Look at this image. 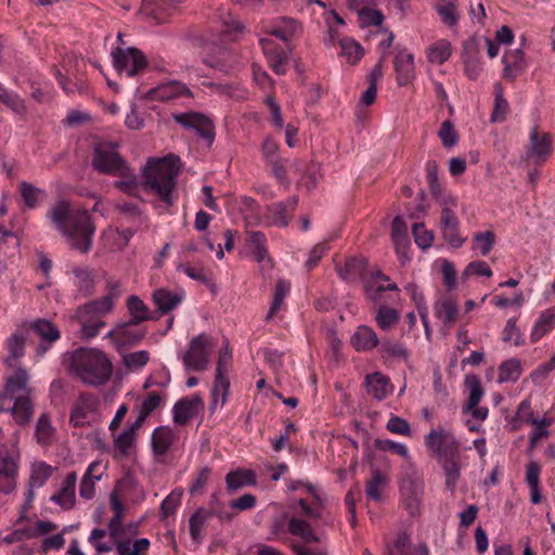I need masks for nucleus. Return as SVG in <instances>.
Instances as JSON below:
<instances>
[{
    "label": "nucleus",
    "instance_id": "f257e3e1",
    "mask_svg": "<svg viewBox=\"0 0 555 555\" xmlns=\"http://www.w3.org/2000/svg\"><path fill=\"white\" fill-rule=\"evenodd\" d=\"M47 216L67 238L73 249L82 254L91 249L95 225L88 210H70L68 202L59 201L50 208Z\"/></svg>",
    "mask_w": 555,
    "mask_h": 555
},
{
    "label": "nucleus",
    "instance_id": "f03ea898",
    "mask_svg": "<svg viewBox=\"0 0 555 555\" xmlns=\"http://www.w3.org/2000/svg\"><path fill=\"white\" fill-rule=\"evenodd\" d=\"M425 446L441 465L447 489L453 492L462 469L460 441L451 431L439 426L425 436Z\"/></svg>",
    "mask_w": 555,
    "mask_h": 555
},
{
    "label": "nucleus",
    "instance_id": "7ed1b4c3",
    "mask_svg": "<svg viewBox=\"0 0 555 555\" xmlns=\"http://www.w3.org/2000/svg\"><path fill=\"white\" fill-rule=\"evenodd\" d=\"M181 162L169 154L163 158H150L142 169V186L158 196L167 206H172V193L177 186Z\"/></svg>",
    "mask_w": 555,
    "mask_h": 555
},
{
    "label": "nucleus",
    "instance_id": "20e7f679",
    "mask_svg": "<svg viewBox=\"0 0 555 555\" xmlns=\"http://www.w3.org/2000/svg\"><path fill=\"white\" fill-rule=\"evenodd\" d=\"M76 375L91 386L106 384L113 374V364L106 354L95 348L80 347L73 353Z\"/></svg>",
    "mask_w": 555,
    "mask_h": 555
},
{
    "label": "nucleus",
    "instance_id": "39448f33",
    "mask_svg": "<svg viewBox=\"0 0 555 555\" xmlns=\"http://www.w3.org/2000/svg\"><path fill=\"white\" fill-rule=\"evenodd\" d=\"M107 294L100 299L92 300L85 304L76 310L75 318L77 320H85L86 317L99 319L109 313L115 305V301L119 298L120 283L115 280H108L106 283Z\"/></svg>",
    "mask_w": 555,
    "mask_h": 555
},
{
    "label": "nucleus",
    "instance_id": "423d86ee",
    "mask_svg": "<svg viewBox=\"0 0 555 555\" xmlns=\"http://www.w3.org/2000/svg\"><path fill=\"white\" fill-rule=\"evenodd\" d=\"M113 65L119 75L134 77L147 67V60L144 53L134 47L122 49L115 48L112 51Z\"/></svg>",
    "mask_w": 555,
    "mask_h": 555
},
{
    "label": "nucleus",
    "instance_id": "0eeeda50",
    "mask_svg": "<svg viewBox=\"0 0 555 555\" xmlns=\"http://www.w3.org/2000/svg\"><path fill=\"white\" fill-rule=\"evenodd\" d=\"M92 166L100 173L117 176L128 164L113 145L100 143L94 147Z\"/></svg>",
    "mask_w": 555,
    "mask_h": 555
},
{
    "label": "nucleus",
    "instance_id": "6e6552de",
    "mask_svg": "<svg viewBox=\"0 0 555 555\" xmlns=\"http://www.w3.org/2000/svg\"><path fill=\"white\" fill-rule=\"evenodd\" d=\"M210 338L202 333L192 338L182 360L188 371H205L209 362Z\"/></svg>",
    "mask_w": 555,
    "mask_h": 555
},
{
    "label": "nucleus",
    "instance_id": "1a4fd4ad",
    "mask_svg": "<svg viewBox=\"0 0 555 555\" xmlns=\"http://www.w3.org/2000/svg\"><path fill=\"white\" fill-rule=\"evenodd\" d=\"M172 118L183 128L195 130L209 145L212 144L216 135L215 125L208 116L198 112H186L173 114Z\"/></svg>",
    "mask_w": 555,
    "mask_h": 555
},
{
    "label": "nucleus",
    "instance_id": "9d476101",
    "mask_svg": "<svg viewBox=\"0 0 555 555\" xmlns=\"http://www.w3.org/2000/svg\"><path fill=\"white\" fill-rule=\"evenodd\" d=\"M400 492L405 508L410 515L415 516L420 513L421 503L424 494V482L417 474H406L400 482Z\"/></svg>",
    "mask_w": 555,
    "mask_h": 555
},
{
    "label": "nucleus",
    "instance_id": "9b49d317",
    "mask_svg": "<svg viewBox=\"0 0 555 555\" xmlns=\"http://www.w3.org/2000/svg\"><path fill=\"white\" fill-rule=\"evenodd\" d=\"M138 325L130 324V321L119 323L105 337L112 339L119 351L122 348L133 347L146 335V331L137 327Z\"/></svg>",
    "mask_w": 555,
    "mask_h": 555
},
{
    "label": "nucleus",
    "instance_id": "f8f14e48",
    "mask_svg": "<svg viewBox=\"0 0 555 555\" xmlns=\"http://www.w3.org/2000/svg\"><path fill=\"white\" fill-rule=\"evenodd\" d=\"M369 260L364 256H351L346 258L344 266L336 264L339 278L347 283L361 281L367 289Z\"/></svg>",
    "mask_w": 555,
    "mask_h": 555
},
{
    "label": "nucleus",
    "instance_id": "ddd939ff",
    "mask_svg": "<svg viewBox=\"0 0 555 555\" xmlns=\"http://www.w3.org/2000/svg\"><path fill=\"white\" fill-rule=\"evenodd\" d=\"M18 452L0 453V493L10 494L16 488Z\"/></svg>",
    "mask_w": 555,
    "mask_h": 555
},
{
    "label": "nucleus",
    "instance_id": "4468645a",
    "mask_svg": "<svg viewBox=\"0 0 555 555\" xmlns=\"http://www.w3.org/2000/svg\"><path fill=\"white\" fill-rule=\"evenodd\" d=\"M29 374L24 367H17L12 376L5 378L4 387L0 393V401H12L18 396H31Z\"/></svg>",
    "mask_w": 555,
    "mask_h": 555
},
{
    "label": "nucleus",
    "instance_id": "2eb2a0df",
    "mask_svg": "<svg viewBox=\"0 0 555 555\" xmlns=\"http://www.w3.org/2000/svg\"><path fill=\"white\" fill-rule=\"evenodd\" d=\"M29 327L39 336L41 343L37 348V354L43 356L50 346L60 339L61 333L57 326L47 319H37Z\"/></svg>",
    "mask_w": 555,
    "mask_h": 555
},
{
    "label": "nucleus",
    "instance_id": "dca6fc26",
    "mask_svg": "<svg viewBox=\"0 0 555 555\" xmlns=\"http://www.w3.org/2000/svg\"><path fill=\"white\" fill-rule=\"evenodd\" d=\"M31 396H18L12 401H0V412H10L20 425L27 424L34 413Z\"/></svg>",
    "mask_w": 555,
    "mask_h": 555
},
{
    "label": "nucleus",
    "instance_id": "f3484780",
    "mask_svg": "<svg viewBox=\"0 0 555 555\" xmlns=\"http://www.w3.org/2000/svg\"><path fill=\"white\" fill-rule=\"evenodd\" d=\"M203 409L204 402L198 395L184 397L178 400L173 405V423L177 425H185Z\"/></svg>",
    "mask_w": 555,
    "mask_h": 555
},
{
    "label": "nucleus",
    "instance_id": "a211bd4d",
    "mask_svg": "<svg viewBox=\"0 0 555 555\" xmlns=\"http://www.w3.org/2000/svg\"><path fill=\"white\" fill-rule=\"evenodd\" d=\"M291 167H294V172L302 173L298 184L305 186L308 191L314 189L322 177L320 172L321 165L315 162L307 164L304 160L294 159Z\"/></svg>",
    "mask_w": 555,
    "mask_h": 555
},
{
    "label": "nucleus",
    "instance_id": "6ab92c4d",
    "mask_svg": "<svg viewBox=\"0 0 555 555\" xmlns=\"http://www.w3.org/2000/svg\"><path fill=\"white\" fill-rule=\"evenodd\" d=\"M96 399L91 393L82 392L78 396L74 403L69 416V423L74 427H81L85 425V418L88 414L95 410Z\"/></svg>",
    "mask_w": 555,
    "mask_h": 555
},
{
    "label": "nucleus",
    "instance_id": "aec40b11",
    "mask_svg": "<svg viewBox=\"0 0 555 555\" xmlns=\"http://www.w3.org/2000/svg\"><path fill=\"white\" fill-rule=\"evenodd\" d=\"M438 164L436 160L431 159L426 163V178L429 186V191L433 195V197L440 204V205H451L454 206L455 199L451 197L450 195H446L442 191V188L439 183L438 179Z\"/></svg>",
    "mask_w": 555,
    "mask_h": 555
},
{
    "label": "nucleus",
    "instance_id": "412c9836",
    "mask_svg": "<svg viewBox=\"0 0 555 555\" xmlns=\"http://www.w3.org/2000/svg\"><path fill=\"white\" fill-rule=\"evenodd\" d=\"M365 388L366 392L377 400H383L392 392L390 379L379 372L366 375Z\"/></svg>",
    "mask_w": 555,
    "mask_h": 555
},
{
    "label": "nucleus",
    "instance_id": "4be33fe9",
    "mask_svg": "<svg viewBox=\"0 0 555 555\" xmlns=\"http://www.w3.org/2000/svg\"><path fill=\"white\" fill-rule=\"evenodd\" d=\"M502 62L504 64L503 77L505 79L514 80L526 68L525 55L521 49L506 51Z\"/></svg>",
    "mask_w": 555,
    "mask_h": 555
},
{
    "label": "nucleus",
    "instance_id": "5701e85b",
    "mask_svg": "<svg viewBox=\"0 0 555 555\" xmlns=\"http://www.w3.org/2000/svg\"><path fill=\"white\" fill-rule=\"evenodd\" d=\"M192 96V91L182 82L171 80L151 90V96L158 101H169L178 96Z\"/></svg>",
    "mask_w": 555,
    "mask_h": 555
},
{
    "label": "nucleus",
    "instance_id": "b1692460",
    "mask_svg": "<svg viewBox=\"0 0 555 555\" xmlns=\"http://www.w3.org/2000/svg\"><path fill=\"white\" fill-rule=\"evenodd\" d=\"M76 481L77 474L75 472L69 473L63 481L61 490L54 493L50 500L65 509H70L75 505Z\"/></svg>",
    "mask_w": 555,
    "mask_h": 555
},
{
    "label": "nucleus",
    "instance_id": "393cba45",
    "mask_svg": "<svg viewBox=\"0 0 555 555\" xmlns=\"http://www.w3.org/2000/svg\"><path fill=\"white\" fill-rule=\"evenodd\" d=\"M256 483V474L251 469L237 468L229 472L225 476V485L230 493H234L246 486H255Z\"/></svg>",
    "mask_w": 555,
    "mask_h": 555
},
{
    "label": "nucleus",
    "instance_id": "a878e982",
    "mask_svg": "<svg viewBox=\"0 0 555 555\" xmlns=\"http://www.w3.org/2000/svg\"><path fill=\"white\" fill-rule=\"evenodd\" d=\"M176 434L169 426H159L152 434L151 444L155 455H165L171 448Z\"/></svg>",
    "mask_w": 555,
    "mask_h": 555
},
{
    "label": "nucleus",
    "instance_id": "bb28decb",
    "mask_svg": "<svg viewBox=\"0 0 555 555\" xmlns=\"http://www.w3.org/2000/svg\"><path fill=\"white\" fill-rule=\"evenodd\" d=\"M399 86H406L414 74V56L405 51H400L393 61Z\"/></svg>",
    "mask_w": 555,
    "mask_h": 555
},
{
    "label": "nucleus",
    "instance_id": "cd10ccee",
    "mask_svg": "<svg viewBox=\"0 0 555 555\" xmlns=\"http://www.w3.org/2000/svg\"><path fill=\"white\" fill-rule=\"evenodd\" d=\"M127 307L130 314V324H140L149 320H157V317L150 311L149 307L135 295L127 299Z\"/></svg>",
    "mask_w": 555,
    "mask_h": 555
},
{
    "label": "nucleus",
    "instance_id": "c85d7f7f",
    "mask_svg": "<svg viewBox=\"0 0 555 555\" xmlns=\"http://www.w3.org/2000/svg\"><path fill=\"white\" fill-rule=\"evenodd\" d=\"M183 299L182 294L173 293L167 288H158L153 293V301L162 313L173 310Z\"/></svg>",
    "mask_w": 555,
    "mask_h": 555
},
{
    "label": "nucleus",
    "instance_id": "c756f323",
    "mask_svg": "<svg viewBox=\"0 0 555 555\" xmlns=\"http://www.w3.org/2000/svg\"><path fill=\"white\" fill-rule=\"evenodd\" d=\"M300 29V24L297 20L292 17H280L275 25L268 30V34L287 42Z\"/></svg>",
    "mask_w": 555,
    "mask_h": 555
},
{
    "label": "nucleus",
    "instance_id": "7c9ffc66",
    "mask_svg": "<svg viewBox=\"0 0 555 555\" xmlns=\"http://www.w3.org/2000/svg\"><path fill=\"white\" fill-rule=\"evenodd\" d=\"M379 344L376 333L369 326L361 325L351 337V345L357 350H372Z\"/></svg>",
    "mask_w": 555,
    "mask_h": 555
},
{
    "label": "nucleus",
    "instance_id": "2f4dec72",
    "mask_svg": "<svg viewBox=\"0 0 555 555\" xmlns=\"http://www.w3.org/2000/svg\"><path fill=\"white\" fill-rule=\"evenodd\" d=\"M118 176L121 177L122 180H118V181L114 182L115 189H117L118 191H120L129 196L137 197V198H140L141 201H143L138 193L140 182L138 180V177L134 173V170L128 166Z\"/></svg>",
    "mask_w": 555,
    "mask_h": 555
},
{
    "label": "nucleus",
    "instance_id": "473e14b6",
    "mask_svg": "<svg viewBox=\"0 0 555 555\" xmlns=\"http://www.w3.org/2000/svg\"><path fill=\"white\" fill-rule=\"evenodd\" d=\"M288 532L299 537L305 543H318L320 538L314 533L311 525L301 518L293 517L288 521Z\"/></svg>",
    "mask_w": 555,
    "mask_h": 555
},
{
    "label": "nucleus",
    "instance_id": "72a5a7b5",
    "mask_svg": "<svg viewBox=\"0 0 555 555\" xmlns=\"http://www.w3.org/2000/svg\"><path fill=\"white\" fill-rule=\"evenodd\" d=\"M26 336L22 332L13 333L7 340V349L9 356L4 359V363L14 366V362L21 359L25 353Z\"/></svg>",
    "mask_w": 555,
    "mask_h": 555
},
{
    "label": "nucleus",
    "instance_id": "f704fd0d",
    "mask_svg": "<svg viewBox=\"0 0 555 555\" xmlns=\"http://www.w3.org/2000/svg\"><path fill=\"white\" fill-rule=\"evenodd\" d=\"M554 325L555 309H547L543 311L530 335L531 343H537L538 340H540L545 334L553 330Z\"/></svg>",
    "mask_w": 555,
    "mask_h": 555
},
{
    "label": "nucleus",
    "instance_id": "c9c22d12",
    "mask_svg": "<svg viewBox=\"0 0 555 555\" xmlns=\"http://www.w3.org/2000/svg\"><path fill=\"white\" fill-rule=\"evenodd\" d=\"M208 519L209 513L203 507L196 509V512L190 517V534L194 543L199 544L202 542V531L204 530Z\"/></svg>",
    "mask_w": 555,
    "mask_h": 555
},
{
    "label": "nucleus",
    "instance_id": "e433bc0d",
    "mask_svg": "<svg viewBox=\"0 0 555 555\" xmlns=\"http://www.w3.org/2000/svg\"><path fill=\"white\" fill-rule=\"evenodd\" d=\"M522 373L518 359L512 358L503 361L499 366V383L517 382Z\"/></svg>",
    "mask_w": 555,
    "mask_h": 555
},
{
    "label": "nucleus",
    "instance_id": "4c0bfd02",
    "mask_svg": "<svg viewBox=\"0 0 555 555\" xmlns=\"http://www.w3.org/2000/svg\"><path fill=\"white\" fill-rule=\"evenodd\" d=\"M530 145L531 151L539 158L545 159L552 153V140L548 133L539 135L537 129H533L530 133Z\"/></svg>",
    "mask_w": 555,
    "mask_h": 555
},
{
    "label": "nucleus",
    "instance_id": "58836bf2",
    "mask_svg": "<svg viewBox=\"0 0 555 555\" xmlns=\"http://www.w3.org/2000/svg\"><path fill=\"white\" fill-rule=\"evenodd\" d=\"M494 88V106L490 116V121L492 124L504 121L509 109L508 102L503 94L502 86L500 83H495Z\"/></svg>",
    "mask_w": 555,
    "mask_h": 555
},
{
    "label": "nucleus",
    "instance_id": "ea45409f",
    "mask_svg": "<svg viewBox=\"0 0 555 555\" xmlns=\"http://www.w3.org/2000/svg\"><path fill=\"white\" fill-rule=\"evenodd\" d=\"M248 234V246L251 249L253 256L256 261L261 262L268 255L267 238L266 235L260 231H249Z\"/></svg>",
    "mask_w": 555,
    "mask_h": 555
},
{
    "label": "nucleus",
    "instance_id": "a19ab883",
    "mask_svg": "<svg viewBox=\"0 0 555 555\" xmlns=\"http://www.w3.org/2000/svg\"><path fill=\"white\" fill-rule=\"evenodd\" d=\"M435 309L437 318L442 320L444 325L453 323L459 314V306L451 298H446L438 301Z\"/></svg>",
    "mask_w": 555,
    "mask_h": 555
},
{
    "label": "nucleus",
    "instance_id": "79ce46f5",
    "mask_svg": "<svg viewBox=\"0 0 555 555\" xmlns=\"http://www.w3.org/2000/svg\"><path fill=\"white\" fill-rule=\"evenodd\" d=\"M465 384L469 388V395L465 404V410H474L483 396L481 382L477 375H468L465 378Z\"/></svg>",
    "mask_w": 555,
    "mask_h": 555
},
{
    "label": "nucleus",
    "instance_id": "37998d69",
    "mask_svg": "<svg viewBox=\"0 0 555 555\" xmlns=\"http://www.w3.org/2000/svg\"><path fill=\"white\" fill-rule=\"evenodd\" d=\"M340 55L347 57L350 64L358 63L364 55V50L359 42L351 38H344L339 42Z\"/></svg>",
    "mask_w": 555,
    "mask_h": 555
},
{
    "label": "nucleus",
    "instance_id": "c03bdc74",
    "mask_svg": "<svg viewBox=\"0 0 555 555\" xmlns=\"http://www.w3.org/2000/svg\"><path fill=\"white\" fill-rule=\"evenodd\" d=\"M291 284L285 280H279L275 284V291L270 310L266 317V321H270L273 315L281 309L284 299L289 292Z\"/></svg>",
    "mask_w": 555,
    "mask_h": 555
},
{
    "label": "nucleus",
    "instance_id": "a18cd8bd",
    "mask_svg": "<svg viewBox=\"0 0 555 555\" xmlns=\"http://www.w3.org/2000/svg\"><path fill=\"white\" fill-rule=\"evenodd\" d=\"M54 428L51 425L48 414H41L38 418L35 431L37 442L41 446H49L51 443Z\"/></svg>",
    "mask_w": 555,
    "mask_h": 555
},
{
    "label": "nucleus",
    "instance_id": "49530a36",
    "mask_svg": "<svg viewBox=\"0 0 555 555\" xmlns=\"http://www.w3.org/2000/svg\"><path fill=\"white\" fill-rule=\"evenodd\" d=\"M21 195L25 202V205L33 209L39 205L46 192L41 189L34 186L31 183L22 182L20 185Z\"/></svg>",
    "mask_w": 555,
    "mask_h": 555
},
{
    "label": "nucleus",
    "instance_id": "de8ad7c7",
    "mask_svg": "<svg viewBox=\"0 0 555 555\" xmlns=\"http://www.w3.org/2000/svg\"><path fill=\"white\" fill-rule=\"evenodd\" d=\"M428 60L431 63L443 64L451 56V43L439 40L428 49Z\"/></svg>",
    "mask_w": 555,
    "mask_h": 555
},
{
    "label": "nucleus",
    "instance_id": "09e8293b",
    "mask_svg": "<svg viewBox=\"0 0 555 555\" xmlns=\"http://www.w3.org/2000/svg\"><path fill=\"white\" fill-rule=\"evenodd\" d=\"M0 102L7 107L12 109L17 115H24L26 113V106L24 100L17 94L10 92L0 85Z\"/></svg>",
    "mask_w": 555,
    "mask_h": 555
},
{
    "label": "nucleus",
    "instance_id": "8fccbe9b",
    "mask_svg": "<svg viewBox=\"0 0 555 555\" xmlns=\"http://www.w3.org/2000/svg\"><path fill=\"white\" fill-rule=\"evenodd\" d=\"M375 320L382 330L388 331L399 322L400 317L396 309L382 306L377 310Z\"/></svg>",
    "mask_w": 555,
    "mask_h": 555
},
{
    "label": "nucleus",
    "instance_id": "3c124183",
    "mask_svg": "<svg viewBox=\"0 0 555 555\" xmlns=\"http://www.w3.org/2000/svg\"><path fill=\"white\" fill-rule=\"evenodd\" d=\"M385 482V478L379 469H373L372 478L366 483V496L375 502L382 500L380 487Z\"/></svg>",
    "mask_w": 555,
    "mask_h": 555
},
{
    "label": "nucleus",
    "instance_id": "603ef678",
    "mask_svg": "<svg viewBox=\"0 0 555 555\" xmlns=\"http://www.w3.org/2000/svg\"><path fill=\"white\" fill-rule=\"evenodd\" d=\"M150 361V352L140 350L122 354V363L131 371L140 370Z\"/></svg>",
    "mask_w": 555,
    "mask_h": 555
},
{
    "label": "nucleus",
    "instance_id": "864d4df0",
    "mask_svg": "<svg viewBox=\"0 0 555 555\" xmlns=\"http://www.w3.org/2000/svg\"><path fill=\"white\" fill-rule=\"evenodd\" d=\"M267 211L272 217V221L270 223L279 227H286L288 224L289 216L287 205L283 202L268 206Z\"/></svg>",
    "mask_w": 555,
    "mask_h": 555
},
{
    "label": "nucleus",
    "instance_id": "5fc2aeb1",
    "mask_svg": "<svg viewBox=\"0 0 555 555\" xmlns=\"http://www.w3.org/2000/svg\"><path fill=\"white\" fill-rule=\"evenodd\" d=\"M52 475V467L46 463H40L36 465L29 478V487L31 488H40Z\"/></svg>",
    "mask_w": 555,
    "mask_h": 555
},
{
    "label": "nucleus",
    "instance_id": "6e6d98bb",
    "mask_svg": "<svg viewBox=\"0 0 555 555\" xmlns=\"http://www.w3.org/2000/svg\"><path fill=\"white\" fill-rule=\"evenodd\" d=\"M412 548L410 534L406 531H402L398 534L392 546L387 545V555H396L395 551L400 555H406Z\"/></svg>",
    "mask_w": 555,
    "mask_h": 555
},
{
    "label": "nucleus",
    "instance_id": "4d7b16f0",
    "mask_svg": "<svg viewBox=\"0 0 555 555\" xmlns=\"http://www.w3.org/2000/svg\"><path fill=\"white\" fill-rule=\"evenodd\" d=\"M412 233L415 244L420 248L426 249L431 246L434 242V233L426 230L424 223H414L412 227Z\"/></svg>",
    "mask_w": 555,
    "mask_h": 555
},
{
    "label": "nucleus",
    "instance_id": "13d9d810",
    "mask_svg": "<svg viewBox=\"0 0 555 555\" xmlns=\"http://www.w3.org/2000/svg\"><path fill=\"white\" fill-rule=\"evenodd\" d=\"M270 164L272 167V173L279 180V182L288 185L289 181L287 179V171H294V167H291L292 162L285 158H275L272 159Z\"/></svg>",
    "mask_w": 555,
    "mask_h": 555
},
{
    "label": "nucleus",
    "instance_id": "bf43d9fd",
    "mask_svg": "<svg viewBox=\"0 0 555 555\" xmlns=\"http://www.w3.org/2000/svg\"><path fill=\"white\" fill-rule=\"evenodd\" d=\"M476 247L480 249L482 256H487L495 242V234L492 231L477 232L473 237Z\"/></svg>",
    "mask_w": 555,
    "mask_h": 555
},
{
    "label": "nucleus",
    "instance_id": "052dcab7",
    "mask_svg": "<svg viewBox=\"0 0 555 555\" xmlns=\"http://www.w3.org/2000/svg\"><path fill=\"white\" fill-rule=\"evenodd\" d=\"M81 323L80 334L81 338L90 339L95 337L100 328L105 325L102 320H95L94 318L86 317L85 320H78Z\"/></svg>",
    "mask_w": 555,
    "mask_h": 555
},
{
    "label": "nucleus",
    "instance_id": "680f3d73",
    "mask_svg": "<svg viewBox=\"0 0 555 555\" xmlns=\"http://www.w3.org/2000/svg\"><path fill=\"white\" fill-rule=\"evenodd\" d=\"M436 11L439 14L441 21L448 26H455L459 22V14L456 4L454 2H448L443 5H437Z\"/></svg>",
    "mask_w": 555,
    "mask_h": 555
},
{
    "label": "nucleus",
    "instance_id": "e2e57ef3",
    "mask_svg": "<svg viewBox=\"0 0 555 555\" xmlns=\"http://www.w3.org/2000/svg\"><path fill=\"white\" fill-rule=\"evenodd\" d=\"M135 439L137 434H132L126 429L114 440V447L119 451L121 456H128L130 449L135 443Z\"/></svg>",
    "mask_w": 555,
    "mask_h": 555
},
{
    "label": "nucleus",
    "instance_id": "0e129e2a",
    "mask_svg": "<svg viewBox=\"0 0 555 555\" xmlns=\"http://www.w3.org/2000/svg\"><path fill=\"white\" fill-rule=\"evenodd\" d=\"M438 135L444 147H452L457 143L459 135L454 129L453 124L450 120H444L441 124V128Z\"/></svg>",
    "mask_w": 555,
    "mask_h": 555
},
{
    "label": "nucleus",
    "instance_id": "69168bd1",
    "mask_svg": "<svg viewBox=\"0 0 555 555\" xmlns=\"http://www.w3.org/2000/svg\"><path fill=\"white\" fill-rule=\"evenodd\" d=\"M292 48L288 47L286 51L278 52L272 56L268 57V62L273 72L278 75H284L286 73V64L289 60Z\"/></svg>",
    "mask_w": 555,
    "mask_h": 555
},
{
    "label": "nucleus",
    "instance_id": "338daca9",
    "mask_svg": "<svg viewBox=\"0 0 555 555\" xmlns=\"http://www.w3.org/2000/svg\"><path fill=\"white\" fill-rule=\"evenodd\" d=\"M362 27L379 26L384 22V15L379 10L363 8L359 13Z\"/></svg>",
    "mask_w": 555,
    "mask_h": 555
},
{
    "label": "nucleus",
    "instance_id": "774afa93",
    "mask_svg": "<svg viewBox=\"0 0 555 555\" xmlns=\"http://www.w3.org/2000/svg\"><path fill=\"white\" fill-rule=\"evenodd\" d=\"M73 272L79 279V291L89 295L94 287L92 272L88 268H76Z\"/></svg>",
    "mask_w": 555,
    "mask_h": 555
}]
</instances>
